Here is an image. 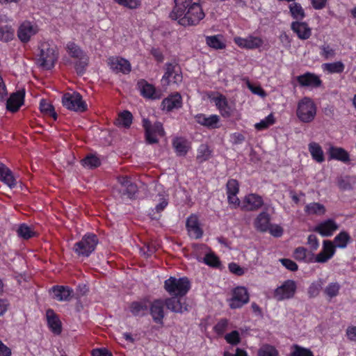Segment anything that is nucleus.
<instances>
[{
  "mask_svg": "<svg viewBox=\"0 0 356 356\" xmlns=\"http://www.w3.org/2000/svg\"><path fill=\"white\" fill-rule=\"evenodd\" d=\"M330 159L340 161L343 163L350 161L348 152L343 148L331 146L328 149Z\"/></svg>",
  "mask_w": 356,
  "mask_h": 356,
  "instance_id": "a878e982",
  "label": "nucleus"
},
{
  "mask_svg": "<svg viewBox=\"0 0 356 356\" xmlns=\"http://www.w3.org/2000/svg\"><path fill=\"white\" fill-rule=\"evenodd\" d=\"M92 356H113L111 352L106 348H95L92 350Z\"/></svg>",
  "mask_w": 356,
  "mask_h": 356,
  "instance_id": "774afa93",
  "label": "nucleus"
},
{
  "mask_svg": "<svg viewBox=\"0 0 356 356\" xmlns=\"http://www.w3.org/2000/svg\"><path fill=\"white\" fill-rule=\"evenodd\" d=\"M277 350L272 346L264 345L258 350V356H277Z\"/></svg>",
  "mask_w": 356,
  "mask_h": 356,
  "instance_id": "864d4df0",
  "label": "nucleus"
},
{
  "mask_svg": "<svg viewBox=\"0 0 356 356\" xmlns=\"http://www.w3.org/2000/svg\"><path fill=\"white\" fill-rule=\"evenodd\" d=\"M281 264L288 270L291 271H296L298 270V265L293 261L289 259H280Z\"/></svg>",
  "mask_w": 356,
  "mask_h": 356,
  "instance_id": "680f3d73",
  "label": "nucleus"
},
{
  "mask_svg": "<svg viewBox=\"0 0 356 356\" xmlns=\"http://www.w3.org/2000/svg\"><path fill=\"white\" fill-rule=\"evenodd\" d=\"M116 3L120 5L124 6L129 8H136L139 6V1L138 0H114Z\"/></svg>",
  "mask_w": 356,
  "mask_h": 356,
  "instance_id": "e2e57ef3",
  "label": "nucleus"
},
{
  "mask_svg": "<svg viewBox=\"0 0 356 356\" xmlns=\"http://www.w3.org/2000/svg\"><path fill=\"white\" fill-rule=\"evenodd\" d=\"M182 106L181 97L179 93L176 92L168 97L164 99L162 102L163 109L170 111L173 109H177Z\"/></svg>",
  "mask_w": 356,
  "mask_h": 356,
  "instance_id": "b1692460",
  "label": "nucleus"
},
{
  "mask_svg": "<svg viewBox=\"0 0 356 356\" xmlns=\"http://www.w3.org/2000/svg\"><path fill=\"white\" fill-rule=\"evenodd\" d=\"M350 239V237L346 232H341L335 236L334 245L335 248H344L347 246Z\"/></svg>",
  "mask_w": 356,
  "mask_h": 356,
  "instance_id": "4c0bfd02",
  "label": "nucleus"
},
{
  "mask_svg": "<svg viewBox=\"0 0 356 356\" xmlns=\"http://www.w3.org/2000/svg\"><path fill=\"white\" fill-rule=\"evenodd\" d=\"M172 146L175 149L176 154L179 156H185L190 149L188 141L183 138H176L172 141Z\"/></svg>",
  "mask_w": 356,
  "mask_h": 356,
  "instance_id": "2f4dec72",
  "label": "nucleus"
},
{
  "mask_svg": "<svg viewBox=\"0 0 356 356\" xmlns=\"http://www.w3.org/2000/svg\"><path fill=\"white\" fill-rule=\"evenodd\" d=\"M324 70L330 73H341L345 68L343 63L341 61H337L331 63L323 64Z\"/></svg>",
  "mask_w": 356,
  "mask_h": 356,
  "instance_id": "8fccbe9b",
  "label": "nucleus"
},
{
  "mask_svg": "<svg viewBox=\"0 0 356 356\" xmlns=\"http://www.w3.org/2000/svg\"><path fill=\"white\" fill-rule=\"evenodd\" d=\"M190 288L191 282L186 277H170L164 282V289L171 296H184Z\"/></svg>",
  "mask_w": 356,
  "mask_h": 356,
  "instance_id": "7ed1b4c3",
  "label": "nucleus"
},
{
  "mask_svg": "<svg viewBox=\"0 0 356 356\" xmlns=\"http://www.w3.org/2000/svg\"><path fill=\"white\" fill-rule=\"evenodd\" d=\"M296 289V282L292 280H287L275 289L274 297L278 301L291 299L294 297Z\"/></svg>",
  "mask_w": 356,
  "mask_h": 356,
  "instance_id": "1a4fd4ad",
  "label": "nucleus"
},
{
  "mask_svg": "<svg viewBox=\"0 0 356 356\" xmlns=\"http://www.w3.org/2000/svg\"><path fill=\"white\" fill-rule=\"evenodd\" d=\"M321 49H322V53H321V55L325 58V59H328L330 58H332L334 57V56L335 55V52H334V50L333 49H332L330 46L328 45H324V46H322L321 47Z\"/></svg>",
  "mask_w": 356,
  "mask_h": 356,
  "instance_id": "0e129e2a",
  "label": "nucleus"
},
{
  "mask_svg": "<svg viewBox=\"0 0 356 356\" xmlns=\"http://www.w3.org/2000/svg\"><path fill=\"white\" fill-rule=\"evenodd\" d=\"M289 10L292 17L296 19H302L305 14L301 5L298 3H293L289 6Z\"/></svg>",
  "mask_w": 356,
  "mask_h": 356,
  "instance_id": "c03bdc74",
  "label": "nucleus"
},
{
  "mask_svg": "<svg viewBox=\"0 0 356 356\" xmlns=\"http://www.w3.org/2000/svg\"><path fill=\"white\" fill-rule=\"evenodd\" d=\"M38 56L37 63L43 69L51 70L58 59L56 47L48 42L41 43Z\"/></svg>",
  "mask_w": 356,
  "mask_h": 356,
  "instance_id": "f03ea898",
  "label": "nucleus"
},
{
  "mask_svg": "<svg viewBox=\"0 0 356 356\" xmlns=\"http://www.w3.org/2000/svg\"><path fill=\"white\" fill-rule=\"evenodd\" d=\"M184 296H175L165 299V306L174 313L183 314L188 311V305L183 298Z\"/></svg>",
  "mask_w": 356,
  "mask_h": 356,
  "instance_id": "9d476101",
  "label": "nucleus"
},
{
  "mask_svg": "<svg viewBox=\"0 0 356 356\" xmlns=\"http://www.w3.org/2000/svg\"><path fill=\"white\" fill-rule=\"evenodd\" d=\"M141 95L147 98L156 99L159 97L156 95L154 87L145 81L139 83Z\"/></svg>",
  "mask_w": 356,
  "mask_h": 356,
  "instance_id": "c9c22d12",
  "label": "nucleus"
},
{
  "mask_svg": "<svg viewBox=\"0 0 356 356\" xmlns=\"http://www.w3.org/2000/svg\"><path fill=\"white\" fill-rule=\"evenodd\" d=\"M221 36L219 35L207 36L206 38V43L210 47L216 49H222L225 47V43L220 39Z\"/></svg>",
  "mask_w": 356,
  "mask_h": 356,
  "instance_id": "58836bf2",
  "label": "nucleus"
},
{
  "mask_svg": "<svg viewBox=\"0 0 356 356\" xmlns=\"http://www.w3.org/2000/svg\"><path fill=\"white\" fill-rule=\"evenodd\" d=\"M275 123V118L273 113L268 115L266 118L261 120L257 123L254 127L257 130H263L267 129Z\"/></svg>",
  "mask_w": 356,
  "mask_h": 356,
  "instance_id": "603ef678",
  "label": "nucleus"
},
{
  "mask_svg": "<svg viewBox=\"0 0 356 356\" xmlns=\"http://www.w3.org/2000/svg\"><path fill=\"white\" fill-rule=\"evenodd\" d=\"M97 243L98 239L95 234H86L80 241L74 244L73 250L79 256L87 257L95 250Z\"/></svg>",
  "mask_w": 356,
  "mask_h": 356,
  "instance_id": "39448f33",
  "label": "nucleus"
},
{
  "mask_svg": "<svg viewBox=\"0 0 356 356\" xmlns=\"http://www.w3.org/2000/svg\"><path fill=\"white\" fill-rule=\"evenodd\" d=\"M143 127L145 129V140L147 144H155L159 142L157 136H163L165 134L163 124L159 122L152 124L146 118L143 120Z\"/></svg>",
  "mask_w": 356,
  "mask_h": 356,
  "instance_id": "423d86ee",
  "label": "nucleus"
},
{
  "mask_svg": "<svg viewBox=\"0 0 356 356\" xmlns=\"http://www.w3.org/2000/svg\"><path fill=\"white\" fill-rule=\"evenodd\" d=\"M170 17L184 26H195L204 17V13L200 4L192 3V0H175Z\"/></svg>",
  "mask_w": 356,
  "mask_h": 356,
  "instance_id": "f257e3e1",
  "label": "nucleus"
},
{
  "mask_svg": "<svg viewBox=\"0 0 356 356\" xmlns=\"http://www.w3.org/2000/svg\"><path fill=\"white\" fill-rule=\"evenodd\" d=\"M297 81L301 86L317 88L321 85V80L314 74L307 72L297 76Z\"/></svg>",
  "mask_w": 356,
  "mask_h": 356,
  "instance_id": "412c9836",
  "label": "nucleus"
},
{
  "mask_svg": "<svg viewBox=\"0 0 356 356\" xmlns=\"http://www.w3.org/2000/svg\"><path fill=\"white\" fill-rule=\"evenodd\" d=\"M213 100L222 117L228 118L232 115V108L228 105L227 101L225 96L220 95L218 97H215Z\"/></svg>",
  "mask_w": 356,
  "mask_h": 356,
  "instance_id": "7c9ffc66",
  "label": "nucleus"
},
{
  "mask_svg": "<svg viewBox=\"0 0 356 356\" xmlns=\"http://www.w3.org/2000/svg\"><path fill=\"white\" fill-rule=\"evenodd\" d=\"M47 325L51 331L56 335L62 332V323L58 315L53 309H49L46 312Z\"/></svg>",
  "mask_w": 356,
  "mask_h": 356,
  "instance_id": "f3484780",
  "label": "nucleus"
},
{
  "mask_svg": "<svg viewBox=\"0 0 356 356\" xmlns=\"http://www.w3.org/2000/svg\"><path fill=\"white\" fill-rule=\"evenodd\" d=\"M63 105L68 110L76 112H84L87 110V105L82 99V96L76 92L65 93L62 97Z\"/></svg>",
  "mask_w": 356,
  "mask_h": 356,
  "instance_id": "0eeeda50",
  "label": "nucleus"
},
{
  "mask_svg": "<svg viewBox=\"0 0 356 356\" xmlns=\"http://www.w3.org/2000/svg\"><path fill=\"white\" fill-rule=\"evenodd\" d=\"M148 309V307L145 302H132L129 305L131 313L135 316H144Z\"/></svg>",
  "mask_w": 356,
  "mask_h": 356,
  "instance_id": "72a5a7b5",
  "label": "nucleus"
},
{
  "mask_svg": "<svg viewBox=\"0 0 356 356\" xmlns=\"http://www.w3.org/2000/svg\"><path fill=\"white\" fill-rule=\"evenodd\" d=\"M203 260L206 264L212 267H218L220 264L218 257L213 252L207 254Z\"/></svg>",
  "mask_w": 356,
  "mask_h": 356,
  "instance_id": "5fc2aeb1",
  "label": "nucleus"
},
{
  "mask_svg": "<svg viewBox=\"0 0 356 356\" xmlns=\"http://www.w3.org/2000/svg\"><path fill=\"white\" fill-rule=\"evenodd\" d=\"M305 211L309 215H323L325 212V208L320 203L312 202L305 207Z\"/></svg>",
  "mask_w": 356,
  "mask_h": 356,
  "instance_id": "e433bc0d",
  "label": "nucleus"
},
{
  "mask_svg": "<svg viewBox=\"0 0 356 356\" xmlns=\"http://www.w3.org/2000/svg\"><path fill=\"white\" fill-rule=\"evenodd\" d=\"M0 180L10 188L17 184L12 171L2 163H0Z\"/></svg>",
  "mask_w": 356,
  "mask_h": 356,
  "instance_id": "cd10ccee",
  "label": "nucleus"
},
{
  "mask_svg": "<svg viewBox=\"0 0 356 356\" xmlns=\"http://www.w3.org/2000/svg\"><path fill=\"white\" fill-rule=\"evenodd\" d=\"M323 282L321 280L312 282L308 288L307 293L310 298L316 297L322 289Z\"/></svg>",
  "mask_w": 356,
  "mask_h": 356,
  "instance_id": "3c124183",
  "label": "nucleus"
},
{
  "mask_svg": "<svg viewBox=\"0 0 356 356\" xmlns=\"http://www.w3.org/2000/svg\"><path fill=\"white\" fill-rule=\"evenodd\" d=\"M225 339L227 341V343L230 344H238L240 342V336L238 332L236 330H234L230 333L226 334Z\"/></svg>",
  "mask_w": 356,
  "mask_h": 356,
  "instance_id": "bf43d9fd",
  "label": "nucleus"
},
{
  "mask_svg": "<svg viewBox=\"0 0 356 356\" xmlns=\"http://www.w3.org/2000/svg\"><path fill=\"white\" fill-rule=\"evenodd\" d=\"M226 186L227 194H237L239 191L238 183L236 179L229 180Z\"/></svg>",
  "mask_w": 356,
  "mask_h": 356,
  "instance_id": "13d9d810",
  "label": "nucleus"
},
{
  "mask_svg": "<svg viewBox=\"0 0 356 356\" xmlns=\"http://www.w3.org/2000/svg\"><path fill=\"white\" fill-rule=\"evenodd\" d=\"M307 243L310 246L312 250H316L318 249L319 244L317 237L314 234H310L307 238Z\"/></svg>",
  "mask_w": 356,
  "mask_h": 356,
  "instance_id": "69168bd1",
  "label": "nucleus"
},
{
  "mask_svg": "<svg viewBox=\"0 0 356 356\" xmlns=\"http://www.w3.org/2000/svg\"><path fill=\"white\" fill-rule=\"evenodd\" d=\"M40 109L42 113L52 116L55 120L57 119V114L54 111L53 105H51L46 100H41L40 104Z\"/></svg>",
  "mask_w": 356,
  "mask_h": 356,
  "instance_id": "37998d69",
  "label": "nucleus"
},
{
  "mask_svg": "<svg viewBox=\"0 0 356 356\" xmlns=\"http://www.w3.org/2000/svg\"><path fill=\"white\" fill-rule=\"evenodd\" d=\"M14 36V29L11 26L0 22V40L8 42L13 40Z\"/></svg>",
  "mask_w": 356,
  "mask_h": 356,
  "instance_id": "f704fd0d",
  "label": "nucleus"
},
{
  "mask_svg": "<svg viewBox=\"0 0 356 356\" xmlns=\"http://www.w3.org/2000/svg\"><path fill=\"white\" fill-rule=\"evenodd\" d=\"M17 232L18 236L24 239L31 238L35 234V232H33L31 228L26 224H21L19 226Z\"/></svg>",
  "mask_w": 356,
  "mask_h": 356,
  "instance_id": "49530a36",
  "label": "nucleus"
},
{
  "mask_svg": "<svg viewBox=\"0 0 356 356\" xmlns=\"http://www.w3.org/2000/svg\"><path fill=\"white\" fill-rule=\"evenodd\" d=\"M38 29L36 26L33 25L30 22H23L17 31V36L23 42H27L30 40L31 36L36 34Z\"/></svg>",
  "mask_w": 356,
  "mask_h": 356,
  "instance_id": "4468645a",
  "label": "nucleus"
},
{
  "mask_svg": "<svg viewBox=\"0 0 356 356\" xmlns=\"http://www.w3.org/2000/svg\"><path fill=\"white\" fill-rule=\"evenodd\" d=\"M296 115L305 123L314 120L316 115V106L311 98L304 97L298 102Z\"/></svg>",
  "mask_w": 356,
  "mask_h": 356,
  "instance_id": "20e7f679",
  "label": "nucleus"
},
{
  "mask_svg": "<svg viewBox=\"0 0 356 356\" xmlns=\"http://www.w3.org/2000/svg\"><path fill=\"white\" fill-rule=\"evenodd\" d=\"M229 270L231 273L236 275H242L244 274V270L236 263H231L229 264Z\"/></svg>",
  "mask_w": 356,
  "mask_h": 356,
  "instance_id": "338daca9",
  "label": "nucleus"
},
{
  "mask_svg": "<svg viewBox=\"0 0 356 356\" xmlns=\"http://www.w3.org/2000/svg\"><path fill=\"white\" fill-rule=\"evenodd\" d=\"M186 228L191 238L197 239L202 237L203 232L200 227L197 216L191 215L187 218Z\"/></svg>",
  "mask_w": 356,
  "mask_h": 356,
  "instance_id": "a211bd4d",
  "label": "nucleus"
},
{
  "mask_svg": "<svg viewBox=\"0 0 356 356\" xmlns=\"http://www.w3.org/2000/svg\"><path fill=\"white\" fill-rule=\"evenodd\" d=\"M118 183L121 185L123 194L127 195L129 198H132L138 191L136 184L133 183L131 179L127 177H120L118 178Z\"/></svg>",
  "mask_w": 356,
  "mask_h": 356,
  "instance_id": "4be33fe9",
  "label": "nucleus"
},
{
  "mask_svg": "<svg viewBox=\"0 0 356 356\" xmlns=\"http://www.w3.org/2000/svg\"><path fill=\"white\" fill-rule=\"evenodd\" d=\"M323 251L327 253L332 258L335 252V246L330 241L325 240L323 243Z\"/></svg>",
  "mask_w": 356,
  "mask_h": 356,
  "instance_id": "052dcab7",
  "label": "nucleus"
},
{
  "mask_svg": "<svg viewBox=\"0 0 356 356\" xmlns=\"http://www.w3.org/2000/svg\"><path fill=\"white\" fill-rule=\"evenodd\" d=\"M161 186H156V190L159 192L156 197H159V202L156 205L154 209H152V212L149 213L150 218L152 220L159 219L161 216L160 213L164 210L168 204V195L164 191L161 192Z\"/></svg>",
  "mask_w": 356,
  "mask_h": 356,
  "instance_id": "ddd939ff",
  "label": "nucleus"
},
{
  "mask_svg": "<svg viewBox=\"0 0 356 356\" xmlns=\"http://www.w3.org/2000/svg\"><path fill=\"white\" fill-rule=\"evenodd\" d=\"M52 290L55 298L59 301H70L74 293L71 288L65 286H54Z\"/></svg>",
  "mask_w": 356,
  "mask_h": 356,
  "instance_id": "c756f323",
  "label": "nucleus"
},
{
  "mask_svg": "<svg viewBox=\"0 0 356 356\" xmlns=\"http://www.w3.org/2000/svg\"><path fill=\"white\" fill-rule=\"evenodd\" d=\"M133 115L131 112L124 111L119 114L118 123L119 124L127 128L129 127L132 123Z\"/></svg>",
  "mask_w": 356,
  "mask_h": 356,
  "instance_id": "09e8293b",
  "label": "nucleus"
},
{
  "mask_svg": "<svg viewBox=\"0 0 356 356\" xmlns=\"http://www.w3.org/2000/svg\"><path fill=\"white\" fill-rule=\"evenodd\" d=\"M108 64L111 69L115 73L121 72L124 74H127L131 70L129 61L121 57L115 56L109 58L108 59Z\"/></svg>",
  "mask_w": 356,
  "mask_h": 356,
  "instance_id": "f8f14e48",
  "label": "nucleus"
},
{
  "mask_svg": "<svg viewBox=\"0 0 356 356\" xmlns=\"http://www.w3.org/2000/svg\"><path fill=\"white\" fill-rule=\"evenodd\" d=\"M291 29L302 40L308 39L311 35V29L305 22H293L291 24Z\"/></svg>",
  "mask_w": 356,
  "mask_h": 356,
  "instance_id": "c85d7f7f",
  "label": "nucleus"
},
{
  "mask_svg": "<svg viewBox=\"0 0 356 356\" xmlns=\"http://www.w3.org/2000/svg\"><path fill=\"white\" fill-rule=\"evenodd\" d=\"M341 286L337 282L330 283L324 289L325 295L329 300L338 296Z\"/></svg>",
  "mask_w": 356,
  "mask_h": 356,
  "instance_id": "a19ab883",
  "label": "nucleus"
},
{
  "mask_svg": "<svg viewBox=\"0 0 356 356\" xmlns=\"http://www.w3.org/2000/svg\"><path fill=\"white\" fill-rule=\"evenodd\" d=\"M211 150L207 145L202 144L197 149L196 159L198 163H203L211 157Z\"/></svg>",
  "mask_w": 356,
  "mask_h": 356,
  "instance_id": "ea45409f",
  "label": "nucleus"
},
{
  "mask_svg": "<svg viewBox=\"0 0 356 356\" xmlns=\"http://www.w3.org/2000/svg\"><path fill=\"white\" fill-rule=\"evenodd\" d=\"M24 90L13 93L7 99V109L13 113L17 111L19 107L24 104Z\"/></svg>",
  "mask_w": 356,
  "mask_h": 356,
  "instance_id": "2eb2a0df",
  "label": "nucleus"
},
{
  "mask_svg": "<svg viewBox=\"0 0 356 356\" xmlns=\"http://www.w3.org/2000/svg\"><path fill=\"white\" fill-rule=\"evenodd\" d=\"M308 250L304 247H298L295 249L293 254L296 259L299 261H312L311 259H307Z\"/></svg>",
  "mask_w": 356,
  "mask_h": 356,
  "instance_id": "6e6d98bb",
  "label": "nucleus"
},
{
  "mask_svg": "<svg viewBox=\"0 0 356 356\" xmlns=\"http://www.w3.org/2000/svg\"><path fill=\"white\" fill-rule=\"evenodd\" d=\"M67 50L71 57L76 59L86 55L74 42H69L67 44Z\"/></svg>",
  "mask_w": 356,
  "mask_h": 356,
  "instance_id": "79ce46f5",
  "label": "nucleus"
},
{
  "mask_svg": "<svg viewBox=\"0 0 356 356\" xmlns=\"http://www.w3.org/2000/svg\"><path fill=\"white\" fill-rule=\"evenodd\" d=\"M309 152H310L312 157L318 163H322L324 161L323 151L321 145L315 142H312L308 145Z\"/></svg>",
  "mask_w": 356,
  "mask_h": 356,
  "instance_id": "473e14b6",
  "label": "nucleus"
},
{
  "mask_svg": "<svg viewBox=\"0 0 356 356\" xmlns=\"http://www.w3.org/2000/svg\"><path fill=\"white\" fill-rule=\"evenodd\" d=\"M99 159L92 154L88 155L82 160V164L84 167L89 169L95 168L100 165Z\"/></svg>",
  "mask_w": 356,
  "mask_h": 356,
  "instance_id": "de8ad7c7",
  "label": "nucleus"
},
{
  "mask_svg": "<svg viewBox=\"0 0 356 356\" xmlns=\"http://www.w3.org/2000/svg\"><path fill=\"white\" fill-rule=\"evenodd\" d=\"M262 205L263 200L261 197L255 194H250L245 197L241 208L244 211H255L259 209Z\"/></svg>",
  "mask_w": 356,
  "mask_h": 356,
  "instance_id": "aec40b11",
  "label": "nucleus"
},
{
  "mask_svg": "<svg viewBox=\"0 0 356 356\" xmlns=\"http://www.w3.org/2000/svg\"><path fill=\"white\" fill-rule=\"evenodd\" d=\"M164 300L161 299L154 300L150 305V314L153 321L156 323L163 324V320L164 318Z\"/></svg>",
  "mask_w": 356,
  "mask_h": 356,
  "instance_id": "dca6fc26",
  "label": "nucleus"
},
{
  "mask_svg": "<svg viewBox=\"0 0 356 356\" xmlns=\"http://www.w3.org/2000/svg\"><path fill=\"white\" fill-rule=\"evenodd\" d=\"M195 120L198 124L209 129H216L218 127V124L220 118L217 115H211L207 117L204 114H198L195 116Z\"/></svg>",
  "mask_w": 356,
  "mask_h": 356,
  "instance_id": "5701e85b",
  "label": "nucleus"
},
{
  "mask_svg": "<svg viewBox=\"0 0 356 356\" xmlns=\"http://www.w3.org/2000/svg\"><path fill=\"white\" fill-rule=\"evenodd\" d=\"M248 301L249 294L247 289L244 286H237L233 291L229 306L232 309L240 308Z\"/></svg>",
  "mask_w": 356,
  "mask_h": 356,
  "instance_id": "9b49d317",
  "label": "nucleus"
},
{
  "mask_svg": "<svg viewBox=\"0 0 356 356\" xmlns=\"http://www.w3.org/2000/svg\"><path fill=\"white\" fill-rule=\"evenodd\" d=\"M181 81L182 74L179 66L176 63H166L165 72L161 79L162 86H168L170 84H178Z\"/></svg>",
  "mask_w": 356,
  "mask_h": 356,
  "instance_id": "6e6552de",
  "label": "nucleus"
},
{
  "mask_svg": "<svg viewBox=\"0 0 356 356\" xmlns=\"http://www.w3.org/2000/svg\"><path fill=\"white\" fill-rule=\"evenodd\" d=\"M234 42L239 47L246 49H256L263 44V40L260 38L251 35L245 38L236 37Z\"/></svg>",
  "mask_w": 356,
  "mask_h": 356,
  "instance_id": "6ab92c4d",
  "label": "nucleus"
},
{
  "mask_svg": "<svg viewBox=\"0 0 356 356\" xmlns=\"http://www.w3.org/2000/svg\"><path fill=\"white\" fill-rule=\"evenodd\" d=\"M270 216L266 212L260 213L254 220V225L257 230L261 232H265L269 229Z\"/></svg>",
  "mask_w": 356,
  "mask_h": 356,
  "instance_id": "bb28decb",
  "label": "nucleus"
},
{
  "mask_svg": "<svg viewBox=\"0 0 356 356\" xmlns=\"http://www.w3.org/2000/svg\"><path fill=\"white\" fill-rule=\"evenodd\" d=\"M294 350L291 353L290 356H314L313 353L307 348L299 346L298 345L293 346Z\"/></svg>",
  "mask_w": 356,
  "mask_h": 356,
  "instance_id": "4d7b16f0",
  "label": "nucleus"
},
{
  "mask_svg": "<svg viewBox=\"0 0 356 356\" xmlns=\"http://www.w3.org/2000/svg\"><path fill=\"white\" fill-rule=\"evenodd\" d=\"M338 229V225L333 220H327L316 226L314 230L323 236L332 235L333 232Z\"/></svg>",
  "mask_w": 356,
  "mask_h": 356,
  "instance_id": "393cba45",
  "label": "nucleus"
},
{
  "mask_svg": "<svg viewBox=\"0 0 356 356\" xmlns=\"http://www.w3.org/2000/svg\"><path fill=\"white\" fill-rule=\"evenodd\" d=\"M88 63L89 58L87 55H85L77 59V61L74 64V67L79 75L81 76L85 73Z\"/></svg>",
  "mask_w": 356,
  "mask_h": 356,
  "instance_id": "a18cd8bd",
  "label": "nucleus"
}]
</instances>
